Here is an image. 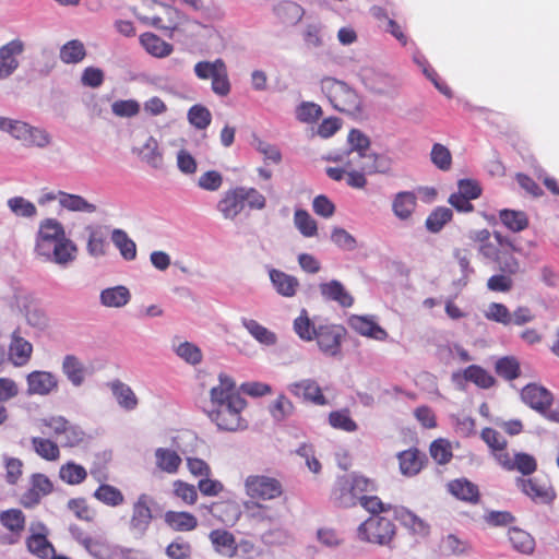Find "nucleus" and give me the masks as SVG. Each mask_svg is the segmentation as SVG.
Returning <instances> with one entry per match:
<instances>
[{
  "mask_svg": "<svg viewBox=\"0 0 559 559\" xmlns=\"http://www.w3.org/2000/svg\"><path fill=\"white\" fill-rule=\"evenodd\" d=\"M219 384L210 391L211 408L207 414L219 430L237 431L247 427L241 412L246 407V401L236 390V384L227 374L218 376Z\"/></svg>",
  "mask_w": 559,
  "mask_h": 559,
  "instance_id": "f257e3e1",
  "label": "nucleus"
},
{
  "mask_svg": "<svg viewBox=\"0 0 559 559\" xmlns=\"http://www.w3.org/2000/svg\"><path fill=\"white\" fill-rule=\"evenodd\" d=\"M0 130L8 132L26 148L45 150L52 144V135L44 128L0 116Z\"/></svg>",
  "mask_w": 559,
  "mask_h": 559,
  "instance_id": "f03ea898",
  "label": "nucleus"
},
{
  "mask_svg": "<svg viewBox=\"0 0 559 559\" xmlns=\"http://www.w3.org/2000/svg\"><path fill=\"white\" fill-rule=\"evenodd\" d=\"M321 90L336 110L350 115L360 111V97L345 82L325 78L321 81Z\"/></svg>",
  "mask_w": 559,
  "mask_h": 559,
  "instance_id": "7ed1b4c3",
  "label": "nucleus"
},
{
  "mask_svg": "<svg viewBox=\"0 0 559 559\" xmlns=\"http://www.w3.org/2000/svg\"><path fill=\"white\" fill-rule=\"evenodd\" d=\"M396 535V526L392 520L382 515H371L357 528L360 542L392 548Z\"/></svg>",
  "mask_w": 559,
  "mask_h": 559,
  "instance_id": "20e7f679",
  "label": "nucleus"
},
{
  "mask_svg": "<svg viewBox=\"0 0 559 559\" xmlns=\"http://www.w3.org/2000/svg\"><path fill=\"white\" fill-rule=\"evenodd\" d=\"M243 486L246 495L253 501L274 500L283 495L281 481L267 475H249Z\"/></svg>",
  "mask_w": 559,
  "mask_h": 559,
  "instance_id": "39448f33",
  "label": "nucleus"
},
{
  "mask_svg": "<svg viewBox=\"0 0 559 559\" xmlns=\"http://www.w3.org/2000/svg\"><path fill=\"white\" fill-rule=\"evenodd\" d=\"M76 253L78 247L68 236L35 252L41 260L62 267L70 265L76 259Z\"/></svg>",
  "mask_w": 559,
  "mask_h": 559,
  "instance_id": "423d86ee",
  "label": "nucleus"
},
{
  "mask_svg": "<svg viewBox=\"0 0 559 559\" xmlns=\"http://www.w3.org/2000/svg\"><path fill=\"white\" fill-rule=\"evenodd\" d=\"M345 333L346 331L342 325H320L314 338L325 356L336 357L341 354V345Z\"/></svg>",
  "mask_w": 559,
  "mask_h": 559,
  "instance_id": "0eeeda50",
  "label": "nucleus"
},
{
  "mask_svg": "<svg viewBox=\"0 0 559 559\" xmlns=\"http://www.w3.org/2000/svg\"><path fill=\"white\" fill-rule=\"evenodd\" d=\"M0 524L9 533L0 535V545L19 543L25 528V515L20 509H9L0 513Z\"/></svg>",
  "mask_w": 559,
  "mask_h": 559,
  "instance_id": "6e6552de",
  "label": "nucleus"
},
{
  "mask_svg": "<svg viewBox=\"0 0 559 559\" xmlns=\"http://www.w3.org/2000/svg\"><path fill=\"white\" fill-rule=\"evenodd\" d=\"M495 457L506 471H516L522 474V477L532 475L537 469L535 457L528 453L514 452L511 454L509 452H499L495 453Z\"/></svg>",
  "mask_w": 559,
  "mask_h": 559,
  "instance_id": "1a4fd4ad",
  "label": "nucleus"
},
{
  "mask_svg": "<svg viewBox=\"0 0 559 559\" xmlns=\"http://www.w3.org/2000/svg\"><path fill=\"white\" fill-rule=\"evenodd\" d=\"M25 50V43L15 38L0 47V80L11 76L20 67L19 57Z\"/></svg>",
  "mask_w": 559,
  "mask_h": 559,
  "instance_id": "9d476101",
  "label": "nucleus"
},
{
  "mask_svg": "<svg viewBox=\"0 0 559 559\" xmlns=\"http://www.w3.org/2000/svg\"><path fill=\"white\" fill-rule=\"evenodd\" d=\"M515 485L524 495L536 502L549 503L555 498V491L550 484L537 477H516Z\"/></svg>",
  "mask_w": 559,
  "mask_h": 559,
  "instance_id": "9b49d317",
  "label": "nucleus"
},
{
  "mask_svg": "<svg viewBox=\"0 0 559 559\" xmlns=\"http://www.w3.org/2000/svg\"><path fill=\"white\" fill-rule=\"evenodd\" d=\"M84 549L95 559H131L132 554V550L112 545L100 536L91 537Z\"/></svg>",
  "mask_w": 559,
  "mask_h": 559,
  "instance_id": "f8f14e48",
  "label": "nucleus"
},
{
  "mask_svg": "<svg viewBox=\"0 0 559 559\" xmlns=\"http://www.w3.org/2000/svg\"><path fill=\"white\" fill-rule=\"evenodd\" d=\"M153 502V498L146 493L139 496L132 508V516L130 520V530L132 532L142 535L148 528L153 519L151 510Z\"/></svg>",
  "mask_w": 559,
  "mask_h": 559,
  "instance_id": "ddd939ff",
  "label": "nucleus"
},
{
  "mask_svg": "<svg viewBox=\"0 0 559 559\" xmlns=\"http://www.w3.org/2000/svg\"><path fill=\"white\" fill-rule=\"evenodd\" d=\"M63 225L56 218H45L39 223L34 252H37L66 237Z\"/></svg>",
  "mask_w": 559,
  "mask_h": 559,
  "instance_id": "4468645a",
  "label": "nucleus"
},
{
  "mask_svg": "<svg viewBox=\"0 0 559 559\" xmlns=\"http://www.w3.org/2000/svg\"><path fill=\"white\" fill-rule=\"evenodd\" d=\"M28 395H48L58 388L57 377L49 371L35 370L27 374Z\"/></svg>",
  "mask_w": 559,
  "mask_h": 559,
  "instance_id": "2eb2a0df",
  "label": "nucleus"
},
{
  "mask_svg": "<svg viewBox=\"0 0 559 559\" xmlns=\"http://www.w3.org/2000/svg\"><path fill=\"white\" fill-rule=\"evenodd\" d=\"M522 401L538 413H545L552 404V394L535 383L527 384L521 392Z\"/></svg>",
  "mask_w": 559,
  "mask_h": 559,
  "instance_id": "dca6fc26",
  "label": "nucleus"
},
{
  "mask_svg": "<svg viewBox=\"0 0 559 559\" xmlns=\"http://www.w3.org/2000/svg\"><path fill=\"white\" fill-rule=\"evenodd\" d=\"M106 385L121 409L132 412L138 408L139 399L129 384L119 379H115L107 382Z\"/></svg>",
  "mask_w": 559,
  "mask_h": 559,
  "instance_id": "f3484780",
  "label": "nucleus"
},
{
  "mask_svg": "<svg viewBox=\"0 0 559 559\" xmlns=\"http://www.w3.org/2000/svg\"><path fill=\"white\" fill-rule=\"evenodd\" d=\"M288 391L305 401L311 402L317 405H325L326 399L322 394L320 386L312 379H304L298 382L290 383Z\"/></svg>",
  "mask_w": 559,
  "mask_h": 559,
  "instance_id": "a211bd4d",
  "label": "nucleus"
},
{
  "mask_svg": "<svg viewBox=\"0 0 559 559\" xmlns=\"http://www.w3.org/2000/svg\"><path fill=\"white\" fill-rule=\"evenodd\" d=\"M269 277L275 292L286 298L294 297L300 286L297 277L274 267L269 269Z\"/></svg>",
  "mask_w": 559,
  "mask_h": 559,
  "instance_id": "6ab92c4d",
  "label": "nucleus"
},
{
  "mask_svg": "<svg viewBox=\"0 0 559 559\" xmlns=\"http://www.w3.org/2000/svg\"><path fill=\"white\" fill-rule=\"evenodd\" d=\"M33 353V345L14 331L9 345L8 358L15 367L25 366Z\"/></svg>",
  "mask_w": 559,
  "mask_h": 559,
  "instance_id": "aec40b11",
  "label": "nucleus"
},
{
  "mask_svg": "<svg viewBox=\"0 0 559 559\" xmlns=\"http://www.w3.org/2000/svg\"><path fill=\"white\" fill-rule=\"evenodd\" d=\"M348 325L362 336H367L377 341H384L388 333L370 317L352 316L348 319Z\"/></svg>",
  "mask_w": 559,
  "mask_h": 559,
  "instance_id": "412c9836",
  "label": "nucleus"
},
{
  "mask_svg": "<svg viewBox=\"0 0 559 559\" xmlns=\"http://www.w3.org/2000/svg\"><path fill=\"white\" fill-rule=\"evenodd\" d=\"M131 300V292L124 285L107 287L99 293V304L105 308H123Z\"/></svg>",
  "mask_w": 559,
  "mask_h": 559,
  "instance_id": "4be33fe9",
  "label": "nucleus"
},
{
  "mask_svg": "<svg viewBox=\"0 0 559 559\" xmlns=\"http://www.w3.org/2000/svg\"><path fill=\"white\" fill-rule=\"evenodd\" d=\"M319 288L325 300L335 301L344 308L352 307L354 304V298L340 281L332 280L328 283H322Z\"/></svg>",
  "mask_w": 559,
  "mask_h": 559,
  "instance_id": "5701e85b",
  "label": "nucleus"
},
{
  "mask_svg": "<svg viewBox=\"0 0 559 559\" xmlns=\"http://www.w3.org/2000/svg\"><path fill=\"white\" fill-rule=\"evenodd\" d=\"M359 159L361 160L359 170L369 175H386L392 168V159L383 154L370 153L368 151L365 155H359Z\"/></svg>",
  "mask_w": 559,
  "mask_h": 559,
  "instance_id": "b1692460",
  "label": "nucleus"
},
{
  "mask_svg": "<svg viewBox=\"0 0 559 559\" xmlns=\"http://www.w3.org/2000/svg\"><path fill=\"white\" fill-rule=\"evenodd\" d=\"M61 370L70 383L79 388L87 376V368L84 362L74 355H66L62 360Z\"/></svg>",
  "mask_w": 559,
  "mask_h": 559,
  "instance_id": "393cba45",
  "label": "nucleus"
},
{
  "mask_svg": "<svg viewBox=\"0 0 559 559\" xmlns=\"http://www.w3.org/2000/svg\"><path fill=\"white\" fill-rule=\"evenodd\" d=\"M242 190L236 188L227 191L218 202L217 209L226 219H235L243 210Z\"/></svg>",
  "mask_w": 559,
  "mask_h": 559,
  "instance_id": "a878e982",
  "label": "nucleus"
},
{
  "mask_svg": "<svg viewBox=\"0 0 559 559\" xmlns=\"http://www.w3.org/2000/svg\"><path fill=\"white\" fill-rule=\"evenodd\" d=\"M140 159L154 169H160L164 165L163 152L158 141L154 136H148L145 143L138 150Z\"/></svg>",
  "mask_w": 559,
  "mask_h": 559,
  "instance_id": "bb28decb",
  "label": "nucleus"
},
{
  "mask_svg": "<svg viewBox=\"0 0 559 559\" xmlns=\"http://www.w3.org/2000/svg\"><path fill=\"white\" fill-rule=\"evenodd\" d=\"M359 497L345 476L337 479L332 492L335 504L342 508H350L359 502Z\"/></svg>",
  "mask_w": 559,
  "mask_h": 559,
  "instance_id": "cd10ccee",
  "label": "nucleus"
},
{
  "mask_svg": "<svg viewBox=\"0 0 559 559\" xmlns=\"http://www.w3.org/2000/svg\"><path fill=\"white\" fill-rule=\"evenodd\" d=\"M393 514L394 519L412 533L418 535L428 534L429 526L427 523L408 509L404 507H395L393 508Z\"/></svg>",
  "mask_w": 559,
  "mask_h": 559,
  "instance_id": "c85d7f7f",
  "label": "nucleus"
},
{
  "mask_svg": "<svg viewBox=\"0 0 559 559\" xmlns=\"http://www.w3.org/2000/svg\"><path fill=\"white\" fill-rule=\"evenodd\" d=\"M426 455L417 449H408L399 454L400 471L405 476H414L424 466Z\"/></svg>",
  "mask_w": 559,
  "mask_h": 559,
  "instance_id": "c756f323",
  "label": "nucleus"
},
{
  "mask_svg": "<svg viewBox=\"0 0 559 559\" xmlns=\"http://www.w3.org/2000/svg\"><path fill=\"white\" fill-rule=\"evenodd\" d=\"M449 491L460 500L476 503L479 500L478 487L466 478H459L448 484Z\"/></svg>",
  "mask_w": 559,
  "mask_h": 559,
  "instance_id": "7c9ffc66",
  "label": "nucleus"
},
{
  "mask_svg": "<svg viewBox=\"0 0 559 559\" xmlns=\"http://www.w3.org/2000/svg\"><path fill=\"white\" fill-rule=\"evenodd\" d=\"M417 198L414 192L402 191L395 194L392 202V211L402 221L408 219L415 207Z\"/></svg>",
  "mask_w": 559,
  "mask_h": 559,
  "instance_id": "2f4dec72",
  "label": "nucleus"
},
{
  "mask_svg": "<svg viewBox=\"0 0 559 559\" xmlns=\"http://www.w3.org/2000/svg\"><path fill=\"white\" fill-rule=\"evenodd\" d=\"M58 195L60 206L68 211L87 214H92L97 211V206L88 202L82 195L71 194L63 191H59Z\"/></svg>",
  "mask_w": 559,
  "mask_h": 559,
  "instance_id": "473e14b6",
  "label": "nucleus"
},
{
  "mask_svg": "<svg viewBox=\"0 0 559 559\" xmlns=\"http://www.w3.org/2000/svg\"><path fill=\"white\" fill-rule=\"evenodd\" d=\"M138 19L145 25L153 26L160 31L174 32L181 24L183 15L180 13V11L177 10V16L174 19V21H171V24L169 26L166 20L167 15L165 13H160V11H156L153 14L139 12Z\"/></svg>",
  "mask_w": 559,
  "mask_h": 559,
  "instance_id": "72a5a7b5",
  "label": "nucleus"
},
{
  "mask_svg": "<svg viewBox=\"0 0 559 559\" xmlns=\"http://www.w3.org/2000/svg\"><path fill=\"white\" fill-rule=\"evenodd\" d=\"M277 19L286 25H296L305 15V10L293 1H283L273 9Z\"/></svg>",
  "mask_w": 559,
  "mask_h": 559,
  "instance_id": "f704fd0d",
  "label": "nucleus"
},
{
  "mask_svg": "<svg viewBox=\"0 0 559 559\" xmlns=\"http://www.w3.org/2000/svg\"><path fill=\"white\" fill-rule=\"evenodd\" d=\"M209 537L217 552L227 557H233L236 554V539L228 531L214 530Z\"/></svg>",
  "mask_w": 559,
  "mask_h": 559,
  "instance_id": "c9c22d12",
  "label": "nucleus"
},
{
  "mask_svg": "<svg viewBox=\"0 0 559 559\" xmlns=\"http://www.w3.org/2000/svg\"><path fill=\"white\" fill-rule=\"evenodd\" d=\"M140 43L142 47L150 55L156 58H164L171 53L173 45L164 41L157 35L153 33H144L140 36Z\"/></svg>",
  "mask_w": 559,
  "mask_h": 559,
  "instance_id": "e433bc0d",
  "label": "nucleus"
},
{
  "mask_svg": "<svg viewBox=\"0 0 559 559\" xmlns=\"http://www.w3.org/2000/svg\"><path fill=\"white\" fill-rule=\"evenodd\" d=\"M110 238H111L114 246L119 250L121 257L126 261L135 260L136 245L123 229L115 228L111 231Z\"/></svg>",
  "mask_w": 559,
  "mask_h": 559,
  "instance_id": "4c0bfd02",
  "label": "nucleus"
},
{
  "mask_svg": "<svg viewBox=\"0 0 559 559\" xmlns=\"http://www.w3.org/2000/svg\"><path fill=\"white\" fill-rule=\"evenodd\" d=\"M241 323L249 332V334L260 344L265 346H272L276 344V334L266 329L265 326L261 325L258 321L242 318Z\"/></svg>",
  "mask_w": 559,
  "mask_h": 559,
  "instance_id": "58836bf2",
  "label": "nucleus"
},
{
  "mask_svg": "<svg viewBox=\"0 0 559 559\" xmlns=\"http://www.w3.org/2000/svg\"><path fill=\"white\" fill-rule=\"evenodd\" d=\"M512 548L521 554L531 555L535 549V539L530 533L519 527H512L508 532Z\"/></svg>",
  "mask_w": 559,
  "mask_h": 559,
  "instance_id": "ea45409f",
  "label": "nucleus"
},
{
  "mask_svg": "<svg viewBox=\"0 0 559 559\" xmlns=\"http://www.w3.org/2000/svg\"><path fill=\"white\" fill-rule=\"evenodd\" d=\"M165 522L175 531L188 532L198 525L197 518L189 512L167 511L165 513Z\"/></svg>",
  "mask_w": 559,
  "mask_h": 559,
  "instance_id": "a19ab883",
  "label": "nucleus"
},
{
  "mask_svg": "<svg viewBox=\"0 0 559 559\" xmlns=\"http://www.w3.org/2000/svg\"><path fill=\"white\" fill-rule=\"evenodd\" d=\"M88 239L86 245L87 253L93 258H100L106 254L107 242L99 226L88 225L86 227Z\"/></svg>",
  "mask_w": 559,
  "mask_h": 559,
  "instance_id": "79ce46f5",
  "label": "nucleus"
},
{
  "mask_svg": "<svg viewBox=\"0 0 559 559\" xmlns=\"http://www.w3.org/2000/svg\"><path fill=\"white\" fill-rule=\"evenodd\" d=\"M93 497L109 507H118L124 502V496L115 486L103 484L93 493Z\"/></svg>",
  "mask_w": 559,
  "mask_h": 559,
  "instance_id": "37998d69",
  "label": "nucleus"
},
{
  "mask_svg": "<svg viewBox=\"0 0 559 559\" xmlns=\"http://www.w3.org/2000/svg\"><path fill=\"white\" fill-rule=\"evenodd\" d=\"M85 56V47L79 39H72L60 48V59L67 64L79 63Z\"/></svg>",
  "mask_w": 559,
  "mask_h": 559,
  "instance_id": "c03bdc74",
  "label": "nucleus"
},
{
  "mask_svg": "<svg viewBox=\"0 0 559 559\" xmlns=\"http://www.w3.org/2000/svg\"><path fill=\"white\" fill-rule=\"evenodd\" d=\"M31 442L33 450L41 459L46 461H57L59 459L60 451L56 442L40 437H33Z\"/></svg>",
  "mask_w": 559,
  "mask_h": 559,
  "instance_id": "a18cd8bd",
  "label": "nucleus"
},
{
  "mask_svg": "<svg viewBox=\"0 0 559 559\" xmlns=\"http://www.w3.org/2000/svg\"><path fill=\"white\" fill-rule=\"evenodd\" d=\"M243 509L248 519L254 522L272 523L274 521V516L271 514V508L262 504L260 501H245Z\"/></svg>",
  "mask_w": 559,
  "mask_h": 559,
  "instance_id": "49530a36",
  "label": "nucleus"
},
{
  "mask_svg": "<svg viewBox=\"0 0 559 559\" xmlns=\"http://www.w3.org/2000/svg\"><path fill=\"white\" fill-rule=\"evenodd\" d=\"M155 457L156 465L169 474L176 473L181 464V457L177 452L169 449L158 448L155 451Z\"/></svg>",
  "mask_w": 559,
  "mask_h": 559,
  "instance_id": "de8ad7c7",
  "label": "nucleus"
},
{
  "mask_svg": "<svg viewBox=\"0 0 559 559\" xmlns=\"http://www.w3.org/2000/svg\"><path fill=\"white\" fill-rule=\"evenodd\" d=\"M156 11H160V13H165L167 15L166 20L168 26L171 24V21H174V19L177 16L176 8L158 2L156 0H141L140 5L134 9L136 16L139 12L153 14Z\"/></svg>",
  "mask_w": 559,
  "mask_h": 559,
  "instance_id": "09e8293b",
  "label": "nucleus"
},
{
  "mask_svg": "<svg viewBox=\"0 0 559 559\" xmlns=\"http://www.w3.org/2000/svg\"><path fill=\"white\" fill-rule=\"evenodd\" d=\"M294 225L304 237L311 238L318 234L317 222L305 210L295 211Z\"/></svg>",
  "mask_w": 559,
  "mask_h": 559,
  "instance_id": "8fccbe9b",
  "label": "nucleus"
},
{
  "mask_svg": "<svg viewBox=\"0 0 559 559\" xmlns=\"http://www.w3.org/2000/svg\"><path fill=\"white\" fill-rule=\"evenodd\" d=\"M9 210L17 217L34 218L37 215L36 205L23 197L10 198L7 202Z\"/></svg>",
  "mask_w": 559,
  "mask_h": 559,
  "instance_id": "3c124183",
  "label": "nucleus"
},
{
  "mask_svg": "<svg viewBox=\"0 0 559 559\" xmlns=\"http://www.w3.org/2000/svg\"><path fill=\"white\" fill-rule=\"evenodd\" d=\"M59 476L69 485H79L85 480L87 472L82 465L68 462L60 467Z\"/></svg>",
  "mask_w": 559,
  "mask_h": 559,
  "instance_id": "603ef678",
  "label": "nucleus"
},
{
  "mask_svg": "<svg viewBox=\"0 0 559 559\" xmlns=\"http://www.w3.org/2000/svg\"><path fill=\"white\" fill-rule=\"evenodd\" d=\"M28 550L41 559H48L55 554L53 546L41 534H34L26 540Z\"/></svg>",
  "mask_w": 559,
  "mask_h": 559,
  "instance_id": "864d4df0",
  "label": "nucleus"
},
{
  "mask_svg": "<svg viewBox=\"0 0 559 559\" xmlns=\"http://www.w3.org/2000/svg\"><path fill=\"white\" fill-rule=\"evenodd\" d=\"M187 118L195 129L204 130L211 124L212 114L205 106L197 104L188 110Z\"/></svg>",
  "mask_w": 559,
  "mask_h": 559,
  "instance_id": "5fc2aeb1",
  "label": "nucleus"
},
{
  "mask_svg": "<svg viewBox=\"0 0 559 559\" xmlns=\"http://www.w3.org/2000/svg\"><path fill=\"white\" fill-rule=\"evenodd\" d=\"M500 219L503 225L512 231H522L528 225L525 213L512 210H502L500 212Z\"/></svg>",
  "mask_w": 559,
  "mask_h": 559,
  "instance_id": "6e6d98bb",
  "label": "nucleus"
},
{
  "mask_svg": "<svg viewBox=\"0 0 559 559\" xmlns=\"http://www.w3.org/2000/svg\"><path fill=\"white\" fill-rule=\"evenodd\" d=\"M440 548L447 556H460L467 554L471 547L467 542L460 539L454 534H449L442 538Z\"/></svg>",
  "mask_w": 559,
  "mask_h": 559,
  "instance_id": "4d7b16f0",
  "label": "nucleus"
},
{
  "mask_svg": "<svg viewBox=\"0 0 559 559\" xmlns=\"http://www.w3.org/2000/svg\"><path fill=\"white\" fill-rule=\"evenodd\" d=\"M317 329L308 318L306 310H302L294 321V331L302 341H312L316 337Z\"/></svg>",
  "mask_w": 559,
  "mask_h": 559,
  "instance_id": "13d9d810",
  "label": "nucleus"
},
{
  "mask_svg": "<svg viewBox=\"0 0 559 559\" xmlns=\"http://www.w3.org/2000/svg\"><path fill=\"white\" fill-rule=\"evenodd\" d=\"M464 379L474 382L483 389L490 388L495 382L492 376L476 365H472L464 370Z\"/></svg>",
  "mask_w": 559,
  "mask_h": 559,
  "instance_id": "bf43d9fd",
  "label": "nucleus"
},
{
  "mask_svg": "<svg viewBox=\"0 0 559 559\" xmlns=\"http://www.w3.org/2000/svg\"><path fill=\"white\" fill-rule=\"evenodd\" d=\"M302 38L309 49L321 48L324 45L322 25L310 23L305 26Z\"/></svg>",
  "mask_w": 559,
  "mask_h": 559,
  "instance_id": "052dcab7",
  "label": "nucleus"
},
{
  "mask_svg": "<svg viewBox=\"0 0 559 559\" xmlns=\"http://www.w3.org/2000/svg\"><path fill=\"white\" fill-rule=\"evenodd\" d=\"M349 155H365L369 151L370 140L361 131L353 129L348 134Z\"/></svg>",
  "mask_w": 559,
  "mask_h": 559,
  "instance_id": "680f3d73",
  "label": "nucleus"
},
{
  "mask_svg": "<svg viewBox=\"0 0 559 559\" xmlns=\"http://www.w3.org/2000/svg\"><path fill=\"white\" fill-rule=\"evenodd\" d=\"M452 218V211L448 207L436 209L426 219V227L431 233H438Z\"/></svg>",
  "mask_w": 559,
  "mask_h": 559,
  "instance_id": "e2e57ef3",
  "label": "nucleus"
},
{
  "mask_svg": "<svg viewBox=\"0 0 559 559\" xmlns=\"http://www.w3.org/2000/svg\"><path fill=\"white\" fill-rule=\"evenodd\" d=\"M176 354L183 359L187 364L199 365L202 361L203 355L201 349L193 343H180L176 349Z\"/></svg>",
  "mask_w": 559,
  "mask_h": 559,
  "instance_id": "0e129e2a",
  "label": "nucleus"
},
{
  "mask_svg": "<svg viewBox=\"0 0 559 559\" xmlns=\"http://www.w3.org/2000/svg\"><path fill=\"white\" fill-rule=\"evenodd\" d=\"M329 423L333 428L342 429L347 432L357 430V424L350 418L347 409L332 412L329 415Z\"/></svg>",
  "mask_w": 559,
  "mask_h": 559,
  "instance_id": "69168bd1",
  "label": "nucleus"
},
{
  "mask_svg": "<svg viewBox=\"0 0 559 559\" xmlns=\"http://www.w3.org/2000/svg\"><path fill=\"white\" fill-rule=\"evenodd\" d=\"M484 314L486 319L504 325H508L512 322L511 312L503 304H489Z\"/></svg>",
  "mask_w": 559,
  "mask_h": 559,
  "instance_id": "338daca9",
  "label": "nucleus"
},
{
  "mask_svg": "<svg viewBox=\"0 0 559 559\" xmlns=\"http://www.w3.org/2000/svg\"><path fill=\"white\" fill-rule=\"evenodd\" d=\"M321 116V107L312 102H302L296 109V118L301 122L311 123Z\"/></svg>",
  "mask_w": 559,
  "mask_h": 559,
  "instance_id": "774afa93",
  "label": "nucleus"
}]
</instances>
